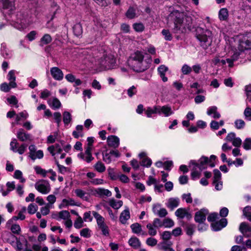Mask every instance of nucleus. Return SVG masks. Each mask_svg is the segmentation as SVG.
<instances>
[{"instance_id": "0e129e2a", "label": "nucleus", "mask_w": 251, "mask_h": 251, "mask_svg": "<svg viewBox=\"0 0 251 251\" xmlns=\"http://www.w3.org/2000/svg\"><path fill=\"white\" fill-rule=\"evenodd\" d=\"M53 118L57 124V126H60V124L61 121V115L60 112H56L53 113Z\"/></svg>"}, {"instance_id": "c9c22d12", "label": "nucleus", "mask_w": 251, "mask_h": 251, "mask_svg": "<svg viewBox=\"0 0 251 251\" xmlns=\"http://www.w3.org/2000/svg\"><path fill=\"white\" fill-rule=\"evenodd\" d=\"M146 227L148 230V234L151 236H154L157 234V228L153 226V225L151 223H148Z\"/></svg>"}, {"instance_id": "6e6d98bb", "label": "nucleus", "mask_w": 251, "mask_h": 251, "mask_svg": "<svg viewBox=\"0 0 251 251\" xmlns=\"http://www.w3.org/2000/svg\"><path fill=\"white\" fill-rule=\"evenodd\" d=\"M37 34V32L36 31L32 30L25 36V38L29 41L31 42L35 39Z\"/></svg>"}, {"instance_id": "f03ea898", "label": "nucleus", "mask_w": 251, "mask_h": 251, "mask_svg": "<svg viewBox=\"0 0 251 251\" xmlns=\"http://www.w3.org/2000/svg\"><path fill=\"white\" fill-rule=\"evenodd\" d=\"M144 55L140 51L131 54L127 61L129 67L136 72H143L148 69L149 65L144 59Z\"/></svg>"}, {"instance_id": "72a5a7b5", "label": "nucleus", "mask_w": 251, "mask_h": 251, "mask_svg": "<svg viewBox=\"0 0 251 251\" xmlns=\"http://www.w3.org/2000/svg\"><path fill=\"white\" fill-rule=\"evenodd\" d=\"M17 138L21 141H25L30 138V135L25 133L23 129H20L17 134Z\"/></svg>"}, {"instance_id": "37998d69", "label": "nucleus", "mask_w": 251, "mask_h": 251, "mask_svg": "<svg viewBox=\"0 0 251 251\" xmlns=\"http://www.w3.org/2000/svg\"><path fill=\"white\" fill-rule=\"evenodd\" d=\"M17 23H19L20 24V27L19 28L20 29H24L26 28L27 27H28L29 25H30L31 24V22L29 21H27L26 19H22L20 21H17Z\"/></svg>"}, {"instance_id": "f3484780", "label": "nucleus", "mask_w": 251, "mask_h": 251, "mask_svg": "<svg viewBox=\"0 0 251 251\" xmlns=\"http://www.w3.org/2000/svg\"><path fill=\"white\" fill-rule=\"evenodd\" d=\"M180 201L178 198H171L167 200L166 206L171 210H174L179 204Z\"/></svg>"}, {"instance_id": "5701e85b", "label": "nucleus", "mask_w": 251, "mask_h": 251, "mask_svg": "<svg viewBox=\"0 0 251 251\" xmlns=\"http://www.w3.org/2000/svg\"><path fill=\"white\" fill-rule=\"evenodd\" d=\"M129 245L134 249H138L140 248L141 243L140 240L135 236H132L128 240Z\"/></svg>"}, {"instance_id": "9b49d317", "label": "nucleus", "mask_w": 251, "mask_h": 251, "mask_svg": "<svg viewBox=\"0 0 251 251\" xmlns=\"http://www.w3.org/2000/svg\"><path fill=\"white\" fill-rule=\"evenodd\" d=\"M50 72L51 76L55 80L61 81L63 79L64 74L59 68L57 67H52L50 68Z\"/></svg>"}, {"instance_id": "f8f14e48", "label": "nucleus", "mask_w": 251, "mask_h": 251, "mask_svg": "<svg viewBox=\"0 0 251 251\" xmlns=\"http://www.w3.org/2000/svg\"><path fill=\"white\" fill-rule=\"evenodd\" d=\"M227 221L225 218H223L218 222H213L211 224L212 229L213 231H217L221 230L227 225Z\"/></svg>"}, {"instance_id": "e433bc0d", "label": "nucleus", "mask_w": 251, "mask_h": 251, "mask_svg": "<svg viewBox=\"0 0 251 251\" xmlns=\"http://www.w3.org/2000/svg\"><path fill=\"white\" fill-rule=\"evenodd\" d=\"M52 41V38L49 34H45L40 39V45L44 46L49 44Z\"/></svg>"}, {"instance_id": "ea45409f", "label": "nucleus", "mask_w": 251, "mask_h": 251, "mask_svg": "<svg viewBox=\"0 0 251 251\" xmlns=\"http://www.w3.org/2000/svg\"><path fill=\"white\" fill-rule=\"evenodd\" d=\"M73 31L75 35L76 36H79L83 32L82 27L80 23H77L73 26Z\"/></svg>"}, {"instance_id": "13d9d810", "label": "nucleus", "mask_w": 251, "mask_h": 251, "mask_svg": "<svg viewBox=\"0 0 251 251\" xmlns=\"http://www.w3.org/2000/svg\"><path fill=\"white\" fill-rule=\"evenodd\" d=\"M171 236L172 233L170 231H165L161 234V238L163 240L162 241H169L168 240L171 239Z\"/></svg>"}, {"instance_id": "052dcab7", "label": "nucleus", "mask_w": 251, "mask_h": 251, "mask_svg": "<svg viewBox=\"0 0 251 251\" xmlns=\"http://www.w3.org/2000/svg\"><path fill=\"white\" fill-rule=\"evenodd\" d=\"M38 207L34 203H30L27 207L28 213L30 214H34L37 210Z\"/></svg>"}, {"instance_id": "aec40b11", "label": "nucleus", "mask_w": 251, "mask_h": 251, "mask_svg": "<svg viewBox=\"0 0 251 251\" xmlns=\"http://www.w3.org/2000/svg\"><path fill=\"white\" fill-rule=\"evenodd\" d=\"M168 70V68L164 65H161L157 68L158 74L164 82L168 81V78L165 76V74Z\"/></svg>"}, {"instance_id": "58836bf2", "label": "nucleus", "mask_w": 251, "mask_h": 251, "mask_svg": "<svg viewBox=\"0 0 251 251\" xmlns=\"http://www.w3.org/2000/svg\"><path fill=\"white\" fill-rule=\"evenodd\" d=\"M72 118L71 113L68 111H65L63 113V121L65 126L68 125L72 121Z\"/></svg>"}, {"instance_id": "cd10ccee", "label": "nucleus", "mask_w": 251, "mask_h": 251, "mask_svg": "<svg viewBox=\"0 0 251 251\" xmlns=\"http://www.w3.org/2000/svg\"><path fill=\"white\" fill-rule=\"evenodd\" d=\"M83 127L82 125H77L75 127V129L73 132L72 134L74 138L78 139L82 137L84 135L83 132Z\"/></svg>"}, {"instance_id": "4c0bfd02", "label": "nucleus", "mask_w": 251, "mask_h": 251, "mask_svg": "<svg viewBox=\"0 0 251 251\" xmlns=\"http://www.w3.org/2000/svg\"><path fill=\"white\" fill-rule=\"evenodd\" d=\"M136 7L130 6L126 12V16L128 19H133L136 17Z\"/></svg>"}, {"instance_id": "4468645a", "label": "nucleus", "mask_w": 251, "mask_h": 251, "mask_svg": "<svg viewBox=\"0 0 251 251\" xmlns=\"http://www.w3.org/2000/svg\"><path fill=\"white\" fill-rule=\"evenodd\" d=\"M173 243L171 241H164L160 242L158 245V249L163 251H175L172 247Z\"/></svg>"}, {"instance_id": "423d86ee", "label": "nucleus", "mask_w": 251, "mask_h": 251, "mask_svg": "<svg viewBox=\"0 0 251 251\" xmlns=\"http://www.w3.org/2000/svg\"><path fill=\"white\" fill-rule=\"evenodd\" d=\"M35 188L38 192L43 194H47L50 191L49 182L44 179L37 181L35 184Z\"/></svg>"}, {"instance_id": "4be33fe9", "label": "nucleus", "mask_w": 251, "mask_h": 251, "mask_svg": "<svg viewBox=\"0 0 251 251\" xmlns=\"http://www.w3.org/2000/svg\"><path fill=\"white\" fill-rule=\"evenodd\" d=\"M53 218L58 221H59L61 219L66 220L70 218V214L68 211L62 210L58 212L57 214L54 215Z\"/></svg>"}, {"instance_id": "ddd939ff", "label": "nucleus", "mask_w": 251, "mask_h": 251, "mask_svg": "<svg viewBox=\"0 0 251 251\" xmlns=\"http://www.w3.org/2000/svg\"><path fill=\"white\" fill-rule=\"evenodd\" d=\"M130 228L132 232L137 235H141L142 236H146L147 233L142 229L141 225L138 223H135L130 225Z\"/></svg>"}, {"instance_id": "69168bd1", "label": "nucleus", "mask_w": 251, "mask_h": 251, "mask_svg": "<svg viewBox=\"0 0 251 251\" xmlns=\"http://www.w3.org/2000/svg\"><path fill=\"white\" fill-rule=\"evenodd\" d=\"M18 143L17 140L15 138L12 139L10 144V150L13 152H16V150L18 149Z\"/></svg>"}, {"instance_id": "de8ad7c7", "label": "nucleus", "mask_w": 251, "mask_h": 251, "mask_svg": "<svg viewBox=\"0 0 251 251\" xmlns=\"http://www.w3.org/2000/svg\"><path fill=\"white\" fill-rule=\"evenodd\" d=\"M244 116L246 121H251V108L247 106L244 111Z\"/></svg>"}, {"instance_id": "8fccbe9b", "label": "nucleus", "mask_w": 251, "mask_h": 251, "mask_svg": "<svg viewBox=\"0 0 251 251\" xmlns=\"http://www.w3.org/2000/svg\"><path fill=\"white\" fill-rule=\"evenodd\" d=\"M34 169L36 174L40 175L43 177H45L46 176L47 173H48L47 171L42 169L38 166H35L34 167Z\"/></svg>"}, {"instance_id": "a19ab883", "label": "nucleus", "mask_w": 251, "mask_h": 251, "mask_svg": "<svg viewBox=\"0 0 251 251\" xmlns=\"http://www.w3.org/2000/svg\"><path fill=\"white\" fill-rule=\"evenodd\" d=\"M228 13L227 9L222 8L219 12V18L220 20H226L228 17Z\"/></svg>"}, {"instance_id": "2eb2a0df", "label": "nucleus", "mask_w": 251, "mask_h": 251, "mask_svg": "<svg viewBox=\"0 0 251 251\" xmlns=\"http://www.w3.org/2000/svg\"><path fill=\"white\" fill-rule=\"evenodd\" d=\"M175 215L177 217L180 219L186 218L189 220L192 218L191 215L185 208H179L177 209L175 212Z\"/></svg>"}, {"instance_id": "c85d7f7f", "label": "nucleus", "mask_w": 251, "mask_h": 251, "mask_svg": "<svg viewBox=\"0 0 251 251\" xmlns=\"http://www.w3.org/2000/svg\"><path fill=\"white\" fill-rule=\"evenodd\" d=\"M92 214L96 219L98 227L105 225L104 218L96 211H93Z\"/></svg>"}, {"instance_id": "680f3d73", "label": "nucleus", "mask_w": 251, "mask_h": 251, "mask_svg": "<svg viewBox=\"0 0 251 251\" xmlns=\"http://www.w3.org/2000/svg\"><path fill=\"white\" fill-rule=\"evenodd\" d=\"M133 28L137 32H142L144 29V25L141 23H135L133 25Z\"/></svg>"}, {"instance_id": "603ef678", "label": "nucleus", "mask_w": 251, "mask_h": 251, "mask_svg": "<svg viewBox=\"0 0 251 251\" xmlns=\"http://www.w3.org/2000/svg\"><path fill=\"white\" fill-rule=\"evenodd\" d=\"M10 230L14 234L19 235L20 234L21 229L20 226L18 224H13L10 227Z\"/></svg>"}, {"instance_id": "473e14b6", "label": "nucleus", "mask_w": 251, "mask_h": 251, "mask_svg": "<svg viewBox=\"0 0 251 251\" xmlns=\"http://www.w3.org/2000/svg\"><path fill=\"white\" fill-rule=\"evenodd\" d=\"M158 106H154L153 107H148L145 111V113L148 118H151L152 114H158Z\"/></svg>"}, {"instance_id": "412c9836", "label": "nucleus", "mask_w": 251, "mask_h": 251, "mask_svg": "<svg viewBox=\"0 0 251 251\" xmlns=\"http://www.w3.org/2000/svg\"><path fill=\"white\" fill-rule=\"evenodd\" d=\"M217 107L216 106H212L208 107L206 113L208 116H212L214 119H219L221 114L217 111Z\"/></svg>"}, {"instance_id": "393cba45", "label": "nucleus", "mask_w": 251, "mask_h": 251, "mask_svg": "<svg viewBox=\"0 0 251 251\" xmlns=\"http://www.w3.org/2000/svg\"><path fill=\"white\" fill-rule=\"evenodd\" d=\"M48 150L52 156H54L56 153H60L62 149L59 144H56L54 145L49 147L48 148Z\"/></svg>"}, {"instance_id": "f257e3e1", "label": "nucleus", "mask_w": 251, "mask_h": 251, "mask_svg": "<svg viewBox=\"0 0 251 251\" xmlns=\"http://www.w3.org/2000/svg\"><path fill=\"white\" fill-rule=\"evenodd\" d=\"M169 19L174 24V27L173 28L174 33H183L187 30H191L192 19L190 17L186 16L183 13L177 10L173 11L169 15Z\"/></svg>"}, {"instance_id": "4d7b16f0", "label": "nucleus", "mask_w": 251, "mask_h": 251, "mask_svg": "<svg viewBox=\"0 0 251 251\" xmlns=\"http://www.w3.org/2000/svg\"><path fill=\"white\" fill-rule=\"evenodd\" d=\"M182 73L184 75L189 74L192 72V68L187 64H184L181 69Z\"/></svg>"}, {"instance_id": "0eeeda50", "label": "nucleus", "mask_w": 251, "mask_h": 251, "mask_svg": "<svg viewBox=\"0 0 251 251\" xmlns=\"http://www.w3.org/2000/svg\"><path fill=\"white\" fill-rule=\"evenodd\" d=\"M90 194L92 196L100 198L109 197L112 195L110 191L103 188H91Z\"/></svg>"}, {"instance_id": "6e6552de", "label": "nucleus", "mask_w": 251, "mask_h": 251, "mask_svg": "<svg viewBox=\"0 0 251 251\" xmlns=\"http://www.w3.org/2000/svg\"><path fill=\"white\" fill-rule=\"evenodd\" d=\"M28 156L32 160L34 161L37 159H42L44 156V153L42 150H37L34 145H31L28 147Z\"/></svg>"}, {"instance_id": "a211bd4d", "label": "nucleus", "mask_w": 251, "mask_h": 251, "mask_svg": "<svg viewBox=\"0 0 251 251\" xmlns=\"http://www.w3.org/2000/svg\"><path fill=\"white\" fill-rule=\"evenodd\" d=\"M107 142L109 147L116 148L119 146L120 139L116 136L111 135L107 138Z\"/></svg>"}, {"instance_id": "5fc2aeb1", "label": "nucleus", "mask_w": 251, "mask_h": 251, "mask_svg": "<svg viewBox=\"0 0 251 251\" xmlns=\"http://www.w3.org/2000/svg\"><path fill=\"white\" fill-rule=\"evenodd\" d=\"M95 169L100 173L103 172L105 170V167L101 162H98L94 166Z\"/></svg>"}, {"instance_id": "09e8293b", "label": "nucleus", "mask_w": 251, "mask_h": 251, "mask_svg": "<svg viewBox=\"0 0 251 251\" xmlns=\"http://www.w3.org/2000/svg\"><path fill=\"white\" fill-rule=\"evenodd\" d=\"M243 147L247 151L251 150V137L245 139L243 143Z\"/></svg>"}, {"instance_id": "bf43d9fd", "label": "nucleus", "mask_w": 251, "mask_h": 251, "mask_svg": "<svg viewBox=\"0 0 251 251\" xmlns=\"http://www.w3.org/2000/svg\"><path fill=\"white\" fill-rule=\"evenodd\" d=\"M83 220L80 216H78L74 223V227L77 229L80 228L83 226Z\"/></svg>"}, {"instance_id": "864d4df0", "label": "nucleus", "mask_w": 251, "mask_h": 251, "mask_svg": "<svg viewBox=\"0 0 251 251\" xmlns=\"http://www.w3.org/2000/svg\"><path fill=\"white\" fill-rule=\"evenodd\" d=\"M157 240L153 237H149L146 239V243L150 247H154L157 244Z\"/></svg>"}, {"instance_id": "774afa93", "label": "nucleus", "mask_w": 251, "mask_h": 251, "mask_svg": "<svg viewBox=\"0 0 251 251\" xmlns=\"http://www.w3.org/2000/svg\"><path fill=\"white\" fill-rule=\"evenodd\" d=\"M162 33L164 36L166 40L171 41L172 39V36L169 30L163 29L162 31Z\"/></svg>"}, {"instance_id": "c756f323", "label": "nucleus", "mask_w": 251, "mask_h": 251, "mask_svg": "<svg viewBox=\"0 0 251 251\" xmlns=\"http://www.w3.org/2000/svg\"><path fill=\"white\" fill-rule=\"evenodd\" d=\"M108 203L110 206L115 209H119L123 205V201H116L114 198L109 200Z\"/></svg>"}, {"instance_id": "c03bdc74", "label": "nucleus", "mask_w": 251, "mask_h": 251, "mask_svg": "<svg viewBox=\"0 0 251 251\" xmlns=\"http://www.w3.org/2000/svg\"><path fill=\"white\" fill-rule=\"evenodd\" d=\"M13 176L15 178L20 180L22 183H24L25 181V179L23 177L22 172L20 170H16Z\"/></svg>"}, {"instance_id": "e2e57ef3", "label": "nucleus", "mask_w": 251, "mask_h": 251, "mask_svg": "<svg viewBox=\"0 0 251 251\" xmlns=\"http://www.w3.org/2000/svg\"><path fill=\"white\" fill-rule=\"evenodd\" d=\"M80 234L85 238H89L91 236V230L88 228H83L80 231Z\"/></svg>"}, {"instance_id": "39448f33", "label": "nucleus", "mask_w": 251, "mask_h": 251, "mask_svg": "<svg viewBox=\"0 0 251 251\" xmlns=\"http://www.w3.org/2000/svg\"><path fill=\"white\" fill-rule=\"evenodd\" d=\"M196 31L197 38L201 42V45L203 49H207L210 46L212 41L211 31L201 27H198Z\"/></svg>"}, {"instance_id": "bb28decb", "label": "nucleus", "mask_w": 251, "mask_h": 251, "mask_svg": "<svg viewBox=\"0 0 251 251\" xmlns=\"http://www.w3.org/2000/svg\"><path fill=\"white\" fill-rule=\"evenodd\" d=\"M77 156L87 163H90L94 159L92 153L80 152L78 154Z\"/></svg>"}, {"instance_id": "338daca9", "label": "nucleus", "mask_w": 251, "mask_h": 251, "mask_svg": "<svg viewBox=\"0 0 251 251\" xmlns=\"http://www.w3.org/2000/svg\"><path fill=\"white\" fill-rule=\"evenodd\" d=\"M152 224L155 226L157 228H159L163 226V221H161L159 218H155Z\"/></svg>"}, {"instance_id": "b1692460", "label": "nucleus", "mask_w": 251, "mask_h": 251, "mask_svg": "<svg viewBox=\"0 0 251 251\" xmlns=\"http://www.w3.org/2000/svg\"><path fill=\"white\" fill-rule=\"evenodd\" d=\"M130 217L129 210L128 208H126L121 213L119 220L122 224H125Z\"/></svg>"}, {"instance_id": "7ed1b4c3", "label": "nucleus", "mask_w": 251, "mask_h": 251, "mask_svg": "<svg viewBox=\"0 0 251 251\" xmlns=\"http://www.w3.org/2000/svg\"><path fill=\"white\" fill-rule=\"evenodd\" d=\"M209 166L208 158L205 156H202L198 161L191 160L190 162V167L192 168L191 177L193 180L199 178L201 176L202 170L207 168Z\"/></svg>"}, {"instance_id": "79ce46f5", "label": "nucleus", "mask_w": 251, "mask_h": 251, "mask_svg": "<svg viewBox=\"0 0 251 251\" xmlns=\"http://www.w3.org/2000/svg\"><path fill=\"white\" fill-rule=\"evenodd\" d=\"M246 125L245 121L241 119H236L234 121V127L237 129H243Z\"/></svg>"}, {"instance_id": "49530a36", "label": "nucleus", "mask_w": 251, "mask_h": 251, "mask_svg": "<svg viewBox=\"0 0 251 251\" xmlns=\"http://www.w3.org/2000/svg\"><path fill=\"white\" fill-rule=\"evenodd\" d=\"M243 215L251 222V207L250 206L245 207L243 210Z\"/></svg>"}, {"instance_id": "a878e982", "label": "nucleus", "mask_w": 251, "mask_h": 251, "mask_svg": "<svg viewBox=\"0 0 251 251\" xmlns=\"http://www.w3.org/2000/svg\"><path fill=\"white\" fill-rule=\"evenodd\" d=\"M71 205H77L76 203L74 200L71 198L64 199L62 201L61 203L59 206V208H62Z\"/></svg>"}, {"instance_id": "1a4fd4ad", "label": "nucleus", "mask_w": 251, "mask_h": 251, "mask_svg": "<svg viewBox=\"0 0 251 251\" xmlns=\"http://www.w3.org/2000/svg\"><path fill=\"white\" fill-rule=\"evenodd\" d=\"M75 193L77 197L86 201H90L92 196L90 194V189L88 190V192H85L81 189H76L75 190Z\"/></svg>"}, {"instance_id": "f704fd0d", "label": "nucleus", "mask_w": 251, "mask_h": 251, "mask_svg": "<svg viewBox=\"0 0 251 251\" xmlns=\"http://www.w3.org/2000/svg\"><path fill=\"white\" fill-rule=\"evenodd\" d=\"M239 230L244 235L248 236L247 233L251 232V227L243 222L240 224Z\"/></svg>"}, {"instance_id": "9d476101", "label": "nucleus", "mask_w": 251, "mask_h": 251, "mask_svg": "<svg viewBox=\"0 0 251 251\" xmlns=\"http://www.w3.org/2000/svg\"><path fill=\"white\" fill-rule=\"evenodd\" d=\"M208 214L206 209H202L197 212L195 216V220L197 223H203L206 220V217Z\"/></svg>"}, {"instance_id": "a18cd8bd", "label": "nucleus", "mask_w": 251, "mask_h": 251, "mask_svg": "<svg viewBox=\"0 0 251 251\" xmlns=\"http://www.w3.org/2000/svg\"><path fill=\"white\" fill-rule=\"evenodd\" d=\"M163 226L166 228H171L174 225V221L170 218H165L163 220Z\"/></svg>"}, {"instance_id": "6ab92c4d", "label": "nucleus", "mask_w": 251, "mask_h": 251, "mask_svg": "<svg viewBox=\"0 0 251 251\" xmlns=\"http://www.w3.org/2000/svg\"><path fill=\"white\" fill-rule=\"evenodd\" d=\"M15 70H11L7 75V79L9 81V86L13 88H16L17 86L16 82V75Z\"/></svg>"}, {"instance_id": "2f4dec72", "label": "nucleus", "mask_w": 251, "mask_h": 251, "mask_svg": "<svg viewBox=\"0 0 251 251\" xmlns=\"http://www.w3.org/2000/svg\"><path fill=\"white\" fill-rule=\"evenodd\" d=\"M48 102L50 105L54 109H58L61 106L60 101L56 98H54L52 100H50Z\"/></svg>"}, {"instance_id": "20e7f679", "label": "nucleus", "mask_w": 251, "mask_h": 251, "mask_svg": "<svg viewBox=\"0 0 251 251\" xmlns=\"http://www.w3.org/2000/svg\"><path fill=\"white\" fill-rule=\"evenodd\" d=\"M95 65L100 71L108 70L116 68V62L113 55L105 54L102 57L96 59Z\"/></svg>"}, {"instance_id": "3c124183", "label": "nucleus", "mask_w": 251, "mask_h": 251, "mask_svg": "<svg viewBox=\"0 0 251 251\" xmlns=\"http://www.w3.org/2000/svg\"><path fill=\"white\" fill-rule=\"evenodd\" d=\"M28 113L26 111H23L16 115V121L18 123L22 119H26L28 117Z\"/></svg>"}, {"instance_id": "7c9ffc66", "label": "nucleus", "mask_w": 251, "mask_h": 251, "mask_svg": "<svg viewBox=\"0 0 251 251\" xmlns=\"http://www.w3.org/2000/svg\"><path fill=\"white\" fill-rule=\"evenodd\" d=\"M1 55L5 58H9L11 56L10 51L7 48L6 45L5 43H2L1 45Z\"/></svg>"}, {"instance_id": "dca6fc26", "label": "nucleus", "mask_w": 251, "mask_h": 251, "mask_svg": "<svg viewBox=\"0 0 251 251\" xmlns=\"http://www.w3.org/2000/svg\"><path fill=\"white\" fill-rule=\"evenodd\" d=\"M158 114L163 115L165 117H169L174 113L171 107L168 105L158 106Z\"/></svg>"}]
</instances>
